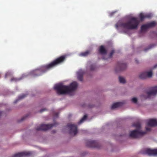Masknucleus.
<instances>
[{
  "label": "nucleus",
  "mask_w": 157,
  "mask_h": 157,
  "mask_svg": "<svg viewBox=\"0 0 157 157\" xmlns=\"http://www.w3.org/2000/svg\"><path fill=\"white\" fill-rule=\"evenodd\" d=\"M78 86V83L76 82H72L69 86L59 83L55 85L54 89L59 94H70L76 89Z\"/></svg>",
  "instance_id": "1"
},
{
  "label": "nucleus",
  "mask_w": 157,
  "mask_h": 157,
  "mask_svg": "<svg viewBox=\"0 0 157 157\" xmlns=\"http://www.w3.org/2000/svg\"><path fill=\"white\" fill-rule=\"evenodd\" d=\"M66 58L65 56H62L57 58L49 64L42 66L40 68L33 71V73L35 74L36 76L40 75V74L39 73H44L48 70L63 63L65 61Z\"/></svg>",
  "instance_id": "2"
},
{
  "label": "nucleus",
  "mask_w": 157,
  "mask_h": 157,
  "mask_svg": "<svg viewBox=\"0 0 157 157\" xmlns=\"http://www.w3.org/2000/svg\"><path fill=\"white\" fill-rule=\"evenodd\" d=\"M140 22L137 18L133 17L128 22L121 23L119 26L128 29H136L137 28Z\"/></svg>",
  "instance_id": "3"
},
{
  "label": "nucleus",
  "mask_w": 157,
  "mask_h": 157,
  "mask_svg": "<svg viewBox=\"0 0 157 157\" xmlns=\"http://www.w3.org/2000/svg\"><path fill=\"white\" fill-rule=\"evenodd\" d=\"M146 133V132L139 131L136 129L131 132L130 136L134 138H138L142 136Z\"/></svg>",
  "instance_id": "4"
},
{
  "label": "nucleus",
  "mask_w": 157,
  "mask_h": 157,
  "mask_svg": "<svg viewBox=\"0 0 157 157\" xmlns=\"http://www.w3.org/2000/svg\"><path fill=\"white\" fill-rule=\"evenodd\" d=\"M55 123L53 124H42L36 128L37 131H45L52 128L53 127L55 126Z\"/></svg>",
  "instance_id": "5"
},
{
  "label": "nucleus",
  "mask_w": 157,
  "mask_h": 157,
  "mask_svg": "<svg viewBox=\"0 0 157 157\" xmlns=\"http://www.w3.org/2000/svg\"><path fill=\"white\" fill-rule=\"evenodd\" d=\"M67 126L69 129V133L71 134L75 135L78 133L77 127L76 125L68 124Z\"/></svg>",
  "instance_id": "6"
},
{
  "label": "nucleus",
  "mask_w": 157,
  "mask_h": 157,
  "mask_svg": "<svg viewBox=\"0 0 157 157\" xmlns=\"http://www.w3.org/2000/svg\"><path fill=\"white\" fill-rule=\"evenodd\" d=\"M32 153L31 152H22L18 153L10 157H28L32 156Z\"/></svg>",
  "instance_id": "7"
},
{
  "label": "nucleus",
  "mask_w": 157,
  "mask_h": 157,
  "mask_svg": "<svg viewBox=\"0 0 157 157\" xmlns=\"http://www.w3.org/2000/svg\"><path fill=\"white\" fill-rule=\"evenodd\" d=\"M86 145L89 147H96L98 148L99 147V144L96 141L88 140L86 143Z\"/></svg>",
  "instance_id": "8"
},
{
  "label": "nucleus",
  "mask_w": 157,
  "mask_h": 157,
  "mask_svg": "<svg viewBox=\"0 0 157 157\" xmlns=\"http://www.w3.org/2000/svg\"><path fill=\"white\" fill-rule=\"evenodd\" d=\"M146 153L149 155H157V149H147L145 150Z\"/></svg>",
  "instance_id": "9"
},
{
  "label": "nucleus",
  "mask_w": 157,
  "mask_h": 157,
  "mask_svg": "<svg viewBox=\"0 0 157 157\" xmlns=\"http://www.w3.org/2000/svg\"><path fill=\"white\" fill-rule=\"evenodd\" d=\"M157 93V86L152 87L151 90L147 92V94L148 96L151 95H155Z\"/></svg>",
  "instance_id": "10"
},
{
  "label": "nucleus",
  "mask_w": 157,
  "mask_h": 157,
  "mask_svg": "<svg viewBox=\"0 0 157 157\" xmlns=\"http://www.w3.org/2000/svg\"><path fill=\"white\" fill-rule=\"evenodd\" d=\"M127 67V65L125 63L121 62H118L117 65V68L120 71L123 70L125 69Z\"/></svg>",
  "instance_id": "11"
},
{
  "label": "nucleus",
  "mask_w": 157,
  "mask_h": 157,
  "mask_svg": "<svg viewBox=\"0 0 157 157\" xmlns=\"http://www.w3.org/2000/svg\"><path fill=\"white\" fill-rule=\"evenodd\" d=\"M148 125L150 126H154L157 125V120L155 119L149 120L147 122Z\"/></svg>",
  "instance_id": "12"
},
{
  "label": "nucleus",
  "mask_w": 157,
  "mask_h": 157,
  "mask_svg": "<svg viewBox=\"0 0 157 157\" xmlns=\"http://www.w3.org/2000/svg\"><path fill=\"white\" fill-rule=\"evenodd\" d=\"M84 74V71L82 70H79L77 72V78L80 81H83V76Z\"/></svg>",
  "instance_id": "13"
},
{
  "label": "nucleus",
  "mask_w": 157,
  "mask_h": 157,
  "mask_svg": "<svg viewBox=\"0 0 157 157\" xmlns=\"http://www.w3.org/2000/svg\"><path fill=\"white\" fill-rule=\"evenodd\" d=\"M151 17V15L150 14H144L143 13H140L139 15L140 21H143L145 18H150Z\"/></svg>",
  "instance_id": "14"
},
{
  "label": "nucleus",
  "mask_w": 157,
  "mask_h": 157,
  "mask_svg": "<svg viewBox=\"0 0 157 157\" xmlns=\"http://www.w3.org/2000/svg\"><path fill=\"white\" fill-rule=\"evenodd\" d=\"M99 52L102 55H105L107 54V51L103 45H101L99 47Z\"/></svg>",
  "instance_id": "15"
},
{
  "label": "nucleus",
  "mask_w": 157,
  "mask_h": 157,
  "mask_svg": "<svg viewBox=\"0 0 157 157\" xmlns=\"http://www.w3.org/2000/svg\"><path fill=\"white\" fill-rule=\"evenodd\" d=\"M123 103L121 102H117L114 103L112 105L111 108L112 109H114L115 108L119 107L122 105Z\"/></svg>",
  "instance_id": "16"
},
{
  "label": "nucleus",
  "mask_w": 157,
  "mask_h": 157,
  "mask_svg": "<svg viewBox=\"0 0 157 157\" xmlns=\"http://www.w3.org/2000/svg\"><path fill=\"white\" fill-rule=\"evenodd\" d=\"M91 52V50H87L86 52L80 53L79 55L81 56L86 57L88 56L90 54Z\"/></svg>",
  "instance_id": "17"
},
{
  "label": "nucleus",
  "mask_w": 157,
  "mask_h": 157,
  "mask_svg": "<svg viewBox=\"0 0 157 157\" xmlns=\"http://www.w3.org/2000/svg\"><path fill=\"white\" fill-rule=\"evenodd\" d=\"M28 94H23L18 97V99H16L14 102V103H16L18 101L24 98L28 95Z\"/></svg>",
  "instance_id": "18"
},
{
  "label": "nucleus",
  "mask_w": 157,
  "mask_h": 157,
  "mask_svg": "<svg viewBox=\"0 0 157 157\" xmlns=\"http://www.w3.org/2000/svg\"><path fill=\"white\" fill-rule=\"evenodd\" d=\"M147 24L149 28H151L154 27L156 25V23L155 21H152Z\"/></svg>",
  "instance_id": "19"
},
{
  "label": "nucleus",
  "mask_w": 157,
  "mask_h": 157,
  "mask_svg": "<svg viewBox=\"0 0 157 157\" xmlns=\"http://www.w3.org/2000/svg\"><path fill=\"white\" fill-rule=\"evenodd\" d=\"M139 77L141 79H145L147 78L146 73L145 72L142 73L139 75Z\"/></svg>",
  "instance_id": "20"
},
{
  "label": "nucleus",
  "mask_w": 157,
  "mask_h": 157,
  "mask_svg": "<svg viewBox=\"0 0 157 157\" xmlns=\"http://www.w3.org/2000/svg\"><path fill=\"white\" fill-rule=\"evenodd\" d=\"M148 28H149L147 24L142 25L141 27V30L142 31H145Z\"/></svg>",
  "instance_id": "21"
},
{
  "label": "nucleus",
  "mask_w": 157,
  "mask_h": 157,
  "mask_svg": "<svg viewBox=\"0 0 157 157\" xmlns=\"http://www.w3.org/2000/svg\"><path fill=\"white\" fill-rule=\"evenodd\" d=\"M87 116L86 115H85L78 122V124H80L83 122L87 118Z\"/></svg>",
  "instance_id": "22"
},
{
  "label": "nucleus",
  "mask_w": 157,
  "mask_h": 157,
  "mask_svg": "<svg viewBox=\"0 0 157 157\" xmlns=\"http://www.w3.org/2000/svg\"><path fill=\"white\" fill-rule=\"evenodd\" d=\"M119 82L120 83H124L125 82V79L124 78L119 76Z\"/></svg>",
  "instance_id": "23"
},
{
  "label": "nucleus",
  "mask_w": 157,
  "mask_h": 157,
  "mask_svg": "<svg viewBox=\"0 0 157 157\" xmlns=\"http://www.w3.org/2000/svg\"><path fill=\"white\" fill-rule=\"evenodd\" d=\"M145 72L146 73L147 78H150L152 77V73L151 71H150L149 72Z\"/></svg>",
  "instance_id": "24"
},
{
  "label": "nucleus",
  "mask_w": 157,
  "mask_h": 157,
  "mask_svg": "<svg viewBox=\"0 0 157 157\" xmlns=\"http://www.w3.org/2000/svg\"><path fill=\"white\" fill-rule=\"evenodd\" d=\"M133 126H135L136 128L139 129L140 128L141 125L140 123H136L135 124H133Z\"/></svg>",
  "instance_id": "25"
},
{
  "label": "nucleus",
  "mask_w": 157,
  "mask_h": 157,
  "mask_svg": "<svg viewBox=\"0 0 157 157\" xmlns=\"http://www.w3.org/2000/svg\"><path fill=\"white\" fill-rule=\"evenodd\" d=\"M21 79V78H11V81H15L17 82V81H19Z\"/></svg>",
  "instance_id": "26"
},
{
  "label": "nucleus",
  "mask_w": 157,
  "mask_h": 157,
  "mask_svg": "<svg viewBox=\"0 0 157 157\" xmlns=\"http://www.w3.org/2000/svg\"><path fill=\"white\" fill-rule=\"evenodd\" d=\"M132 101L134 103H136L137 101V99L136 98H133L132 99Z\"/></svg>",
  "instance_id": "27"
},
{
  "label": "nucleus",
  "mask_w": 157,
  "mask_h": 157,
  "mask_svg": "<svg viewBox=\"0 0 157 157\" xmlns=\"http://www.w3.org/2000/svg\"><path fill=\"white\" fill-rule=\"evenodd\" d=\"M95 65H92L90 66V69L91 71L94 70L95 69Z\"/></svg>",
  "instance_id": "28"
},
{
  "label": "nucleus",
  "mask_w": 157,
  "mask_h": 157,
  "mask_svg": "<svg viewBox=\"0 0 157 157\" xmlns=\"http://www.w3.org/2000/svg\"><path fill=\"white\" fill-rule=\"evenodd\" d=\"M114 50H112L111 51L109 55V57L110 58H111L112 57V55L114 53Z\"/></svg>",
  "instance_id": "29"
},
{
  "label": "nucleus",
  "mask_w": 157,
  "mask_h": 157,
  "mask_svg": "<svg viewBox=\"0 0 157 157\" xmlns=\"http://www.w3.org/2000/svg\"><path fill=\"white\" fill-rule=\"evenodd\" d=\"M59 113L57 112H54V115L56 117H57L58 116Z\"/></svg>",
  "instance_id": "30"
},
{
  "label": "nucleus",
  "mask_w": 157,
  "mask_h": 157,
  "mask_svg": "<svg viewBox=\"0 0 157 157\" xmlns=\"http://www.w3.org/2000/svg\"><path fill=\"white\" fill-rule=\"evenodd\" d=\"M46 110V108H44V109H41L40 111V113H42V112H44V111Z\"/></svg>",
  "instance_id": "31"
},
{
  "label": "nucleus",
  "mask_w": 157,
  "mask_h": 157,
  "mask_svg": "<svg viewBox=\"0 0 157 157\" xmlns=\"http://www.w3.org/2000/svg\"><path fill=\"white\" fill-rule=\"evenodd\" d=\"M146 130L147 132L150 131L151 130V128H146Z\"/></svg>",
  "instance_id": "32"
},
{
  "label": "nucleus",
  "mask_w": 157,
  "mask_h": 157,
  "mask_svg": "<svg viewBox=\"0 0 157 157\" xmlns=\"http://www.w3.org/2000/svg\"><path fill=\"white\" fill-rule=\"evenodd\" d=\"M22 117L21 119V121H23V120H24L25 119V118L26 117Z\"/></svg>",
  "instance_id": "33"
},
{
  "label": "nucleus",
  "mask_w": 157,
  "mask_h": 157,
  "mask_svg": "<svg viewBox=\"0 0 157 157\" xmlns=\"http://www.w3.org/2000/svg\"><path fill=\"white\" fill-rule=\"evenodd\" d=\"M152 45H151V46L149 47V48L148 49H145V51H146L147 50H148V49H151V48L152 47Z\"/></svg>",
  "instance_id": "34"
},
{
  "label": "nucleus",
  "mask_w": 157,
  "mask_h": 157,
  "mask_svg": "<svg viewBox=\"0 0 157 157\" xmlns=\"http://www.w3.org/2000/svg\"><path fill=\"white\" fill-rule=\"evenodd\" d=\"M115 13V12H113L111 13H110V15L111 16H112L113 14H114Z\"/></svg>",
  "instance_id": "35"
},
{
  "label": "nucleus",
  "mask_w": 157,
  "mask_h": 157,
  "mask_svg": "<svg viewBox=\"0 0 157 157\" xmlns=\"http://www.w3.org/2000/svg\"><path fill=\"white\" fill-rule=\"evenodd\" d=\"M115 26H116V28L117 29L118 28V25L117 24H116V25Z\"/></svg>",
  "instance_id": "36"
},
{
  "label": "nucleus",
  "mask_w": 157,
  "mask_h": 157,
  "mask_svg": "<svg viewBox=\"0 0 157 157\" xmlns=\"http://www.w3.org/2000/svg\"><path fill=\"white\" fill-rule=\"evenodd\" d=\"M135 61H136V63H138V61H137V60L136 59L135 60Z\"/></svg>",
  "instance_id": "37"
},
{
  "label": "nucleus",
  "mask_w": 157,
  "mask_h": 157,
  "mask_svg": "<svg viewBox=\"0 0 157 157\" xmlns=\"http://www.w3.org/2000/svg\"><path fill=\"white\" fill-rule=\"evenodd\" d=\"M2 113V111H0V116L1 115V114Z\"/></svg>",
  "instance_id": "38"
},
{
  "label": "nucleus",
  "mask_w": 157,
  "mask_h": 157,
  "mask_svg": "<svg viewBox=\"0 0 157 157\" xmlns=\"http://www.w3.org/2000/svg\"><path fill=\"white\" fill-rule=\"evenodd\" d=\"M157 67V64L156 65H155L154 66V68H156V67Z\"/></svg>",
  "instance_id": "39"
},
{
  "label": "nucleus",
  "mask_w": 157,
  "mask_h": 157,
  "mask_svg": "<svg viewBox=\"0 0 157 157\" xmlns=\"http://www.w3.org/2000/svg\"><path fill=\"white\" fill-rule=\"evenodd\" d=\"M7 74H6V75H5V78H6L7 77Z\"/></svg>",
  "instance_id": "40"
}]
</instances>
